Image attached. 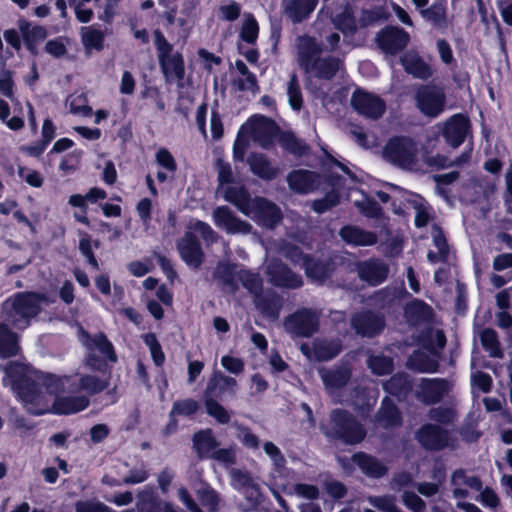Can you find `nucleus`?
<instances>
[{"instance_id":"6e6d98bb","label":"nucleus","mask_w":512,"mask_h":512,"mask_svg":"<svg viewBox=\"0 0 512 512\" xmlns=\"http://www.w3.org/2000/svg\"><path fill=\"white\" fill-rule=\"evenodd\" d=\"M143 340L144 343L149 347L154 364L157 367L163 366L166 357L156 334L153 332L146 333L143 337Z\"/></svg>"},{"instance_id":"ddd939ff","label":"nucleus","mask_w":512,"mask_h":512,"mask_svg":"<svg viewBox=\"0 0 512 512\" xmlns=\"http://www.w3.org/2000/svg\"><path fill=\"white\" fill-rule=\"evenodd\" d=\"M470 128L469 117L465 114L457 113L444 122L441 134L449 146L457 148L466 140Z\"/></svg>"},{"instance_id":"a19ab883","label":"nucleus","mask_w":512,"mask_h":512,"mask_svg":"<svg viewBox=\"0 0 512 512\" xmlns=\"http://www.w3.org/2000/svg\"><path fill=\"white\" fill-rule=\"evenodd\" d=\"M340 64V59L334 56L317 58L316 62H314L315 69L313 74L318 79L331 80L338 73Z\"/></svg>"},{"instance_id":"338daca9","label":"nucleus","mask_w":512,"mask_h":512,"mask_svg":"<svg viewBox=\"0 0 512 512\" xmlns=\"http://www.w3.org/2000/svg\"><path fill=\"white\" fill-rule=\"evenodd\" d=\"M74 506L76 512H112L104 503L93 500H78Z\"/></svg>"},{"instance_id":"423d86ee","label":"nucleus","mask_w":512,"mask_h":512,"mask_svg":"<svg viewBox=\"0 0 512 512\" xmlns=\"http://www.w3.org/2000/svg\"><path fill=\"white\" fill-rule=\"evenodd\" d=\"M414 98L419 111L427 117L435 118L444 111L446 95L441 87L422 84L416 89Z\"/></svg>"},{"instance_id":"7c9ffc66","label":"nucleus","mask_w":512,"mask_h":512,"mask_svg":"<svg viewBox=\"0 0 512 512\" xmlns=\"http://www.w3.org/2000/svg\"><path fill=\"white\" fill-rule=\"evenodd\" d=\"M251 172L265 181L277 178L279 169L274 167L268 157L263 153L252 152L247 158Z\"/></svg>"},{"instance_id":"72a5a7b5","label":"nucleus","mask_w":512,"mask_h":512,"mask_svg":"<svg viewBox=\"0 0 512 512\" xmlns=\"http://www.w3.org/2000/svg\"><path fill=\"white\" fill-rule=\"evenodd\" d=\"M406 366L409 370L418 373H436L439 370L438 360L419 349L409 355Z\"/></svg>"},{"instance_id":"9b49d317","label":"nucleus","mask_w":512,"mask_h":512,"mask_svg":"<svg viewBox=\"0 0 512 512\" xmlns=\"http://www.w3.org/2000/svg\"><path fill=\"white\" fill-rule=\"evenodd\" d=\"M44 299L43 294L34 291L15 293L11 298L13 315L24 320L35 318L41 311V304Z\"/></svg>"},{"instance_id":"0eeeda50","label":"nucleus","mask_w":512,"mask_h":512,"mask_svg":"<svg viewBox=\"0 0 512 512\" xmlns=\"http://www.w3.org/2000/svg\"><path fill=\"white\" fill-rule=\"evenodd\" d=\"M415 440L429 452L443 451L452 445L450 431L433 423L422 424L415 432Z\"/></svg>"},{"instance_id":"774afa93","label":"nucleus","mask_w":512,"mask_h":512,"mask_svg":"<svg viewBox=\"0 0 512 512\" xmlns=\"http://www.w3.org/2000/svg\"><path fill=\"white\" fill-rule=\"evenodd\" d=\"M404 505L413 512H424L426 504L424 500L413 491H405L402 495Z\"/></svg>"},{"instance_id":"b1692460","label":"nucleus","mask_w":512,"mask_h":512,"mask_svg":"<svg viewBox=\"0 0 512 512\" xmlns=\"http://www.w3.org/2000/svg\"><path fill=\"white\" fill-rule=\"evenodd\" d=\"M351 461L369 478L379 479L388 473V467L381 460L363 451L352 454Z\"/></svg>"},{"instance_id":"4d7b16f0","label":"nucleus","mask_w":512,"mask_h":512,"mask_svg":"<svg viewBox=\"0 0 512 512\" xmlns=\"http://www.w3.org/2000/svg\"><path fill=\"white\" fill-rule=\"evenodd\" d=\"M369 368L377 376L388 375L393 371V360L384 355L372 356L368 361Z\"/></svg>"},{"instance_id":"864d4df0","label":"nucleus","mask_w":512,"mask_h":512,"mask_svg":"<svg viewBox=\"0 0 512 512\" xmlns=\"http://www.w3.org/2000/svg\"><path fill=\"white\" fill-rule=\"evenodd\" d=\"M341 195L338 190L331 189L324 197L312 202V209L318 214H323L340 203Z\"/></svg>"},{"instance_id":"e433bc0d","label":"nucleus","mask_w":512,"mask_h":512,"mask_svg":"<svg viewBox=\"0 0 512 512\" xmlns=\"http://www.w3.org/2000/svg\"><path fill=\"white\" fill-rule=\"evenodd\" d=\"M224 199L233 204L241 213L249 216L253 198L244 186H228L224 191Z\"/></svg>"},{"instance_id":"f03ea898","label":"nucleus","mask_w":512,"mask_h":512,"mask_svg":"<svg viewBox=\"0 0 512 512\" xmlns=\"http://www.w3.org/2000/svg\"><path fill=\"white\" fill-rule=\"evenodd\" d=\"M324 435L345 445H358L364 441L367 431L350 411L343 408L331 410L329 422L322 428Z\"/></svg>"},{"instance_id":"f257e3e1","label":"nucleus","mask_w":512,"mask_h":512,"mask_svg":"<svg viewBox=\"0 0 512 512\" xmlns=\"http://www.w3.org/2000/svg\"><path fill=\"white\" fill-rule=\"evenodd\" d=\"M79 337L87 352L84 356V364L91 371L99 372L110 377L112 365L118 361V356L113 343L107 335L99 331L91 334L83 327L79 329ZM79 388L86 393L85 396H94L105 391L109 385V378L101 379L96 375H80Z\"/></svg>"},{"instance_id":"c85d7f7f","label":"nucleus","mask_w":512,"mask_h":512,"mask_svg":"<svg viewBox=\"0 0 512 512\" xmlns=\"http://www.w3.org/2000/svg\"><path fill=\"white\" fill-rule=\"evenodd\" d=\"M383 389L389 395L402 401L411 394L413 390V380L407 373L397 372L383 383Z\"/></svg>"},{"instance_id":"aec40b11","label":"nucleus","mask_w":512,"mask_h":512,"mask_svg":"<svg viewBox=\"0 0 512 512\" xmlns=\"http://www.w3.org/2000/svg\"><path fill=\"white\" fill-rule=\"evenodd\" d=\"M42 384L49 394H77L83 392L78 383L80 377L76 375H56L53 373H43L41 376Z\"/></svg>"},{"instance_id":"393cba45","label":"nucleus","mask_w":512,"mask_h":512,"mask_svg":"<svg viewBox=\"0 0 512 512\" xmlns=\"http://www.w3.org/2000/svg\"><path fill=\"white\" fill-rule=\"evenodd\" d=\"M320 378L326 390L333 392L344 388L351 379V368L346 365H337L319 370Z\"/></svg>"},{"instance_id":"ea45409f","label":"nucleus","mask_w":512,"mask_h":512,"mask_svg":"<svg viewBox=\"0 0 512 512\" xmlns=\"http://www.w3.org/2000/svg\"><path fill=\"white\" fill-rule=\"evenodd\" d=\"M277 140L281 148L292 155L301 157L309 151V146L291 130H282Z\"/></svg>"},{"instance_id":"4be33fe9","label":"nucleus","mask_w":512,"mask_h":512,"mask_svg":"<svg viewBox=\"0 0 512 512\" xmlns=\"http://www.w3.org/2000/svg\"><path fill=\"white\" fill-rule=\"evenodd\" d=\"M55 398L51 409L48 410L55 415H72L84 411L90 405V398L85 395L54 394Z\"/></svg>"},{"instance_id":"13d9d810","label":"nucleus","mask_w":512,"mask_h":512,"mask_svg":"<svg viewBox=\"0 0 512 512\" xmlns=\"http://www.w3.org/2000/svg\"><path fill=\"white\" fill-rule=\"evenodd\" d=\"M461 483L475 491H481L483 489V483L480 477L475 475L467 476L464 469H457L452 473L451 484L458 486Z\"/></svg>"},{"instance_id":"79ce46f5","label":"nucleus","mask_w":512,"mask_h":512,"mask_svg":"<svg viewBox=\"0 0 512 512\" xmlns=\"http://www.w3.org/2000/svg\"><path fill=\"white\" fill-rule=\"evenodd\" d=\"M18 27L24 44H40L47 38V30L41 25H32L25 19L18 21Z\"/></svg>"},{"instance_id":"9d476101","label":"nucleus","mask_w":512,"mask_h":512,"mask_svg":"<svg viewBox=\"0 0 512 512\" xmlns=\"http://www.w3.org/2000/svg\"><path fill=\"white\" fill-rule=\"evenodd\" d=\"M249 216L268 229L276 228L283 219L281 209L274 202L261 196L253 198Z\"/></svg>"},{"instance_id":"39448f33","label":"nucleus","mask_w":512,"mask_h":512,"mask_svg":"<svg viewBox=\"0 0 512 512\" xmlns=\"http://www.w3.org/2000/svg\"><path fill=\"white\" fill-rule=\"evenodd\" d=\"M418 149L416 143L407 136L391 137L383 148L386 160L400 168H411L417 163Z\"/></svg>"},{"instance_id":"69168bd1","label":"nucleus","mask_w":512,"mask_h":512,"mask_svg":"<svg viewBox=\"0 0 512 512\" xmlns=\"http://www.w3.org/2000/svg\"><path fill=\"white\" fill-rule=\"evenodd\" d=\"M211 460H215L225 466H232L236 464L237 456L234 446L228 448H216L212 454Z\"/></svg>"},{"instance_id":"680f3d73","label":"nucleus","mask_w":512,"mask_h":512,"mask_svg":"<svg viewBox=\"0 0 512 512\" xmlns=\"http://www.w3.org/2000/svg\"><path fill=\"white\" fill-rule=\"evenodd\" d=\"M83 151L81 149H75L72 152L62 157L59 163V170L64 174H71L75 172L81 162Z\"/></svg>"},{"instance_id":"a878e982","label":"nucleus","mask_w":512,"mask_h":512,"mask_svg":"<svg viewBox=\"0 0 512 512\" xmlns=\"http://www.w3.org/2000/svg\"><path fill=\"white\" fill-rule=\"evenodd\" d=\"M193 450L201 460L210 459L220 442L216 439L211 428L200 429L192 436Z\"/></svg>"},{"instance_id":"7ed1b4c3","label":"nucleus","mask_w":512,"mask_h":512,"mask_svg":"<svg viewBox=\"0 0 512 512\" xmlns=\"http://www.w3.org/2000/svg\"><path fill=\"white\" fill-rule=\"evenodd\" d=\"M153 36L159 66L165 80L167 82L183 80L185 76V61L183 55L180 52L172 54L173 45L168 42L159 29L153 31Z\"/></svg>"},{"instance_id":"3c124183","label":"nucleus","mask_w":512,"mask_h":512,"mask_svg":"<svg viewBox=\"0 0 512 512\" xmlns=\"http://www.w3.org/2000/svg\"><path fill=\"white\" fill-rule=\"evenodd\" d=\"M428 418L433 421V424L440 426H448L454 423L456 420V412L451 407H432L428 411Z\"/></svg>"},{"instance_id":"2eb2a0df","label":"nucleus","mask_w":512,"mask_h":512,"mask_svg":"<svg viewBox=\"0 0 512 512\" xmlns=\"http://www.w3.org/2000/svg\"><path fill=\"white\" fill-rule=\"evenodd\" d=\"M291 254L302 259V266L308 278L324 282L333 272V264L328 260L316 258L310 254H304L296 245L291 246Z\"/></svg>"},{"instance_id":"8fccbe9b","label":"nucleus","mask_w":512,"mask_h":512,"mask_svg":"<svg viewBox=\"0 0 512 512\" xmlns=\"http://www.w3.org/2000/svg\"><path fill=\"white\" fill-rule=\"evenodd\" d=\"M206 413L214 418L217 423L221 425L228 424L231 420L230 413L226 410L224 406L219 403V400L214 398H203Z\"/></svg>"},{"instance_id":"1a4fd4ad","label":"nucleus","mask_w":512,"mask_h":512,"mask_svg":"<svg viewBox=\"0 0 512 512\" xmlns=\"http://www.w3.org/2000/svg\"><path fill=\"white\" fill-rule=\"evenodd\" d=\"M286 330L298 337L309 338L319 329V318L311 309L303 308L285 319Z\"/></svg>"},{"instance_id":"09e8293b","label":"nucleus","mask_w":512,"mask_h":512,"mask_svg":"<svg viewBox=\"0 0 512 512\" xmlns=\"http://www.w3.org/2000/svg\"><path fill=\"white\" fill-rule=\"evenodd\" d=\"M287 95L291 109L300 111L304 106V100L299 79L295 73H293L288 80Z\"/></svg>"},{"instance_id":"49530a36","label":"nucleus","mask_w":512,"mask_h":512,"mask_svg":"<svg viewBox=\"0 0 512 512\" xmlns=\"http://www.w3.org/2000/svg\"><path fill=\"white\" fill-rule=\"evenodd\" d=\"M314 356L320 362L329 361L337 357L342 351L339 340H331L314 345Z\"/></svg>"},{"instance_id":"5701e85b","label":"nucleus","mask_w":512,"mask_h":512,"mask_svg":"<svg viewBox=\"0 0 512 512\" xmlns=\"http://www.w3.org/2000/svg\"><path fill=\"white\" fill-rule=\"evenodd\" d=\"M236 387V379L226 376L220 371H215L207 382L203 398L211 397L217 400H222V397L226 392L234 395Z\"/></svg>"},{"instance_id":"cd10ccee","label":"nucleus","mask_w":512,"mask_h":512,"mask_svg":"<svg viewBox=\"0 0 512 512\" xmlns=\"http://www.w3.org/2000/svg\"><path fill=\"white\" fill-rule=\"evenodd\" d=\"M339 235L341 239L353 246H372L378 241V236L375 232L364 230L355 225H344Z\"/></svg>"},{"instance_id":"37998d69","label":"nucleus","mask_w":512,"mask_h":512,"mask_svg":"<svg viewBox=\"0 0 512 512\" xmlns=\"http://www.w3.org/2000/svg\"><path fill=\"white\" fill-rule=\"evenodd\" d=\"M402 64L405 71L415 78L427 80L432 76V69L430 65L427 64L420 56L403 59Z\"/></svg>"},{"instance_id":"a18cd8bd","label":"nucleus","mask_w":512,"mask_h":512,"mask_svg":"<svg viewBox=\"0 0 512 512\" xmlns=\"http://www.w3.org/2000/svg\"><path fill=\"white\" fill-rule=\"evenodd\" d=\"M480 342L483 349L487 351L491 357L500 358L503 356L498 334L494 329H483L480 333Z\"/></svg>"},{"instance_id":"f8f14e48","label":"nucleus","mask_w":512,"mask_h":512,"mask_svg":"<svg viewBox=\"0 0 512 512\" xmlns=\"http://www.w3.org/2000/svg\"><path fill=\"white\" fill-rule=\"evenodd\" d=\"M410 41V35L398 26H385L376 35L378 47L385 54L396 55L403 51Z\"/></svg>"},{"instance_id":"5fc2aeb1","label":"nucleus","mask_w":512,"mask_h":512,"mask_svg":"<svg viewBox=\"0 0 512 512\" xmlns=\"http://www.w3.org/2000/svg\"><path fill=\"white\" fill-rule=\"evenodd\" d=\"M82 42L87 48H94L101 51L104 48L105 34L103 31L94 27L82 28Z\"/></svg>"},{"instance_id":"c9c22d12","label":"nucleus","mask_w":512,"mask_h":512,"mask_svg":"<svg viewBox=\"0 0 512 512\" xmlns=\"http://www.w3.org/2000/svg\"><path fill=\"white\" fill-rule=\"evenodd\" d=\"M319 0H289L285 6L286 15L293 23H301L314 12Z\"/></svg>"},{"instance_id":"dca6fc26","label":"nucleus","mask_w":512,"mask_h":512,"mask_svg":"<svg viewBox=\"0 0 512 512\" xmlns=\"http://www.w3.org/2000/svg\"><path fill=\"white\" fill-rule=\"evenodd\" d=\"M269 281L275 287L298 289L303 286L301 275L295 273L287 264L281 260H273L267 267Z\"/></svg>"},{"instance_id":"20e7f679","label":"nucleus","mask_w":512,"mask_h":512,"mask_svg":"<svg viewBox=\"0 0 512 512\" xmlns=\"http://www.w3.org/2000/svg\"><path fill=\"white\" fill-rule=\"evenodd\" d=\"M37 375V379L20 374L13 379V389L17 393L19 399L24 403L28 413L39 416L48 412V409L39 407V403L43 399L41 376Z\"/></svg>"},{"instance_id":"6e6552de","label":"nucleus","mask_w":512,"mask_h":512,"mask_svg":"<svg viewBox=\"0 0 512 512\" xmlns=\"http://www.w3.org/2000/svg\"><path fill=\"white\" fill-rule=\"evenodd\" d=\"M351 107L359 115L377 120L386 112V103L378 95L357 88L351 96Z\"/></svg>"},{"instance_id":"4c0bfd02","label":"nucleus","mask_w":512,"mask_h":512,"mask_svg":"<svg viewBox=\"0 0 512 512\" xmlns=\"http://www.w3.org/2000/svg\"><path fill=\"white\" fill-rule=\"evenodd\" d=\"M405 316L411 323L429 322L433 317V309L425 301L414 299L405 306Z\"/></svg>"},{"instance_id":"6ab92c4d","label":"nucleus","mask_w":512,"mask_h":512,"mask_svg":"<svg viewBox=\"0 0 512 512\" xmlns=\"http://www.w3.org/2000/svg\"><path fill=\"white\" fill-rule=\"evenodd\" d=\"M351 327L357 335L372 338L383 331L385 323L382 317L367 310L358 312L352 316Z\"/></svg>"},{"instance_id":"bb28decb","label":"nucleus","mask_w":512,"mask_h":512,"mask_svg":"<svg viewBox=\"0 0 512 512\" xmlns=\"http://www.w3.org/2000/svg\"><path fill=\"white\" fill-rule=\"evenodd\" d=\"M289 188L297 194H307L316 189L317 174L310 170H292L287 175Z\"/></svg>"},{"instance_id":"de8ad7c7","label":"nucleus","mask_w":512,"mask_h":512,"mask_svg":"<svg viewBox=\"0 0 512 512\" xmlns=\"http://www.w3.org/2000/svg\"><path fill=\"white\" fill-rule=\"evenodd\" d=\"M237 279L245 289L250 293L255 294V296L262 292L263 281L258 273L243 268L238 271Z\"/></svg>"},{"instance_id":"e2e57ef3","label":"nucleus","mask_w":512,"mask_h":512,"mask_svg":"<svg viewBox=\"0 0 512 512\" xmlns=\"http://www.w3.org/2000/svg\"><path fill=\"white\" fill-rule=\"evenodd\" d=\"M197 498L201 505L209 512H216L219 507V497L212 488H200L196 492Z\"/></svg>"},{"instance_id":"f3484780","label":"nucleus","mask_w":512,"mask_h":512,"mask_svg":"<svg viewBox=\"0 0 512 512\" xmlns=\"http://www.w3.org/2000/svg\"><path fill=\"white\" fill-rule=\"evenodd\" d=\"M450 383L445 378H422L416 396L426 405H435L450 392Z\"/></svg>"},{"instance_id":"c03bdc74","label":"nucleus","mask_w":512,"mask_h":512,"mask_svg":"<svg viewBox=\"0 0 512 512\" xmlns=\"http://www.w3.org/2000/svg\"><path fill=\"white\" fill-rule=\"evenodd\" d=\"M238 265L236 263L230 262H219L214 276L217 280L221 281L225 286H228L232 289H237L238 284L236 281L237 273L236 271Z\"/></svg>"},{"instance_id":"4468645a","label":"nucleus","mask_w":512,"mask_h":512,"mask_svg":"<svg viewBox=\"0 0 512 512\" xmlns=\"http://www.w3.org/2000/svg\"><path fill=\"white\" fill-rule=\"evenodd\" d=\"M176 247L182 261L193 269H199L204 263L205 254L198 237L193 232H186L180 238Z\"/></svg>"},{"instance_id":"473e14b6","label":"nucleus","mask_w":512,"mask_h":512,"mask_svg":"<svg viewBox=\"0 0 512 512\" xmlns=\"http://www.w3.org/2000/svg\"><path fill=\"white\" fill-rule=\"evenodd\" d=\"M332 23L338 31L345 36H353L357 32V21L353 6L346 2L342 10L332 16Z\"/></svg>"},{"instance_id":"58836bf2","label":"nucleus","mask_w":512,"mask_h":512,"mask_svg":"<svg viewBox=\"0 0 512 512\" xmlns=\"http://www.w3.org/2000/svg\"><path fill=\"white\" fill-rule=\"evenodd\" d=\"M18 336L9 326L0 321V358L6 359L18 354Z\"/></svg>"},{"instance_id":"c756f323","label":"nucleus","mask_w":512,"mask_h":512,"mask_svg":"<svg viewBox=\"0 0 512 512\" xmlns=\"http://www.w3.org/2000/svg\"><path fill=\"white\" fill-rule=\"evenodd\" d=\"M255 306L261 314L274 321L279 318L280 311L283 307V299L276 292H267L262 294L260 292L255 296Z\"/></svg>"},{"instance_id":"412c9836","label":"nucleus","mask_w":512,"mask_h":512,"mask_svg":"<svg viewBox=\"0 0 512 512\" xmlns=\"http://www.w3.org/2000/svg\"><path fill=\"white\" fill-rule=\"evenodd\" d=\"M215 225L229 234L248 233L251 225L237 217L228 206H219L213 211Z\"/></svg>"},{"instance_id":"bf43d9fd","label":"nucleus","mask_w":512,"mask_h":512,"mask_svg":"<svg viewBox=\"0 0 512 512\" xmlns=\"http://www.w3.org/2000/svg\"><path fill=\"white\" fill-rule=\"evenodd\" d=\"M259 35V25L253 15H250L242 24L239 37L247 44H255Z\"/></svg>"},{"instance_id":"0e129e2a","label":"nucleus","mask_w":512,"mask_h":512,"mask_svg":"<svg viewBox=\"0 0 512 512\" xmlns=\"http://www.w3.org/2000/svg\"><path fill=\"white\" fill-rule=\"evenodd\" d=\"M362 215L367 218H380L383 210L380 204L372 197H365L362 202L357 203Z\"/></svg>"},{"instance_id":"603ef678","label":"nucleus","mask_w":512,"mask_h":512,"mask_svg":"<svg viewBox=\"0 0 512 512\" xmlns=\"http://www.w3.org/2000/svg\"><path fill=\"white\" fill-rule=\"evenodd\" d=\"M321 48L317 45L312 38L309 40L306 49L300 53V65L307 72H312L315 69L314 62L320 58Z\"/></svg>"},{"instance_id":"2f4dec72","label":"nucleus","mask_w":512,"mask_h":512,"mask_svg":"<svg viewBox=\"0 0 512 512\" xmlns=\"http://www.w3.org/2000/svg\"><path fill=\"white\" fill-rule=\"evenodd\" d=\"M376 421L384 428L399 427L403 423L402 414L392 399L385 396L376 413Z\"/></svg>"},{"instance_id":"052dcab7","label":"nucleus","mask_w":512,"mask_h":512,"mask_svg":"<svg viewBox=\"0 0 512 512\" xmlns=\"http://www.w3.org/2000/svg\"><path fill=\"white\" fill-rule=\"evenodd\" d=\"M198 410L199 403L193 398H186L175 401L170 412L176 416L190 417L196 414Z\"/></svg>"},{"instance_id":"a211bd4d","label":"nucleus","mask_w":512,"mask_h":512,"mask_svg":"<svg viewBox=\"0 0 512 512\" xmlns=\"http://www.w3.org/2000/svg\"><path fill=\"white\" fill-rule=\"evenodd\" d=\"M358 277L370 286H378L388 278L389 267L377 258L359 261L356 263Z\"/></svg>"},{"instance_id":"f704fd0d","label":"nucleus","mask_w":512,"mask_h":512,"mask_svg":"<svg viewBox=\"0 0 512 512\" xmlns=\"http://www.w3.org/2000/svg\"><path fill=\"white\" fill-rule=\"evenodd\" d=\"M254 131L263 147H268L271 145L274 139H278L280 133L282 132L279 125L272 118L263 115L258 117Z\"/></svg>"}]
</instances>
